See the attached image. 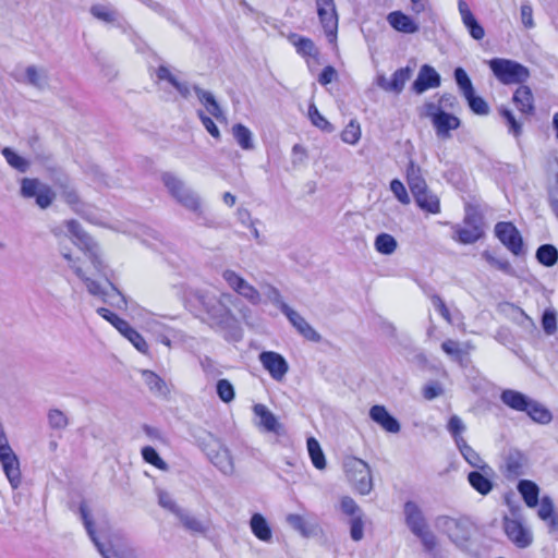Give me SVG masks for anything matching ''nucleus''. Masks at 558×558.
Returning <instances> with one entry per match:
<instances>
[{
    "instance_id": "obj_1",
    "label": "nucleus",
    "mask_w": 558,
    "mask_h": 558,
    "mask_svg": "<svg viewBox=\"0 0 558 558\" xmlns=\"http://www.w3.org/2000/svg\"><path fill=\"white\" fill-rule=\"evenodd\" d=\"M186 308L209 327L227 331L234 339L241 338L239 322L231 310L216 296L204 290H191L185 296Z\"/></svg>"
},
{
    "instance_id": "obj_2",
    "label": "nucleus",
    "mask_w": 558,
    "mask_h": 558,
    "mask_svg": "<svg viewBox=\"0 0 558 558\" xmlns=\"http://www.w3.org/2000/svg\"><path fill=\"white\" fill-rule=\"evenodd\" d=\"M161 181L169 194L185 209L194 213L202 225L211 227L213 221L206 217L202 208V202L197 193L189 187L183 180L172 172H163Z\"/></svg>"
},
{
    "instance_id": "obj_3",
    "label": "nucleus",
    "mask_w": 558,
    "mask_h": 558,
    "mask_svg": "<svg viewBox=\"0 0 558 558\" xmlns=\"http://www.w3.org/2000/svg\"><path fill=\"white\" fill-rule=\"evenodd\" d=\"M436 529L447 535L461 551L476 556L470 547L471 536L474 532L473 522L466 517L453 518L449 515H438L435 519Z\"/></svg>"
},
{
    "instance_id": "obj_4",
    "label": "nucleus",
    "mask_w": 558,
    "mask_h": 558,
    "mask_svg": "<svg viewBox=\"0 0 558 558\" xmlns=\"http://www.w3.org/2000/svg\"><path fill=\"white\" fill-rule=\"evenodd\" d=\"M500 400L508 408L526 413L535 423L545 425L553 420V414L546 407L518 390L505 389L500 395Z\"/></svg>"
},
{
    "instance_id": "obj_5",
    "label": "nucleus",
    "mask_w": 558,
    "mask_h": 558,
    "mask_svg": "<svg viewBox=\"0 0 558 558\" xmlns=\"http://www.w3.org/2000/svg\"><path fill=\"white\" fill-rule=\"evenodd\" d=\"M65 226L74 238L73 243L85 253L95 270L101 276H107V265L101 258L98 243L83 229L77 220H68Z\"/></svg>"
},
{
    "instance_id": "obj_6",
    "label": "nucleus",
    "mask_w": 558,
    "mask_h": 558,
    "mask_svg": "<svg viewBox=\"0 0 558 558\" xmlns=\"http://www.w3.org/2000/svg\"><path fill=\"white\" fill-rule=\"evenodd\" d=\"M65 226L74 238L73 243L85 253L95 270L101 276H107V265L101 258L98 243L83 229L77 220H68Z\"/></svg>"
},
{
    "instance_id": "obj_7",
    "label": "nucleus",
    "mask_w": 558,
    "mask_h": 558,
    "mask_svg": "<svg viewBox=\"0 0 558 558\" xmlns=\"http://www.w3.org/2000/svg\"><path fill=\"white\" fill-rule=\"evenodd\" d=\"M65 226L74 238L73 243L85 253L95 270L101 276H107V265L101 258L98 243L83 229L77 220H68Z\"/></svg>"
},
{
    "instance_id": "obj_8",
    "label": "nucleus",
    "mask_w": 558,
    "mask_h": 558,
    "mask_svg": "<svg viewBox=\"0 0 558 558\" xmlns=\"http://www.w3.org/2000/svg\"><path fill=\"white\" fill-rule=\"evenodd\" d=\"M65 226L74 238L73 243L85 253L95 270L101 276H107V265L101 258L98 243L83 229L77 220H68Z\"/></svg>"
},
{
    "instance_id": "obj_9",
    "label": "nucleus",
    "mask_w": 558,
    "mask_h": 558,
    "mask_svg": "<svg viewBox=\"0 0 558 558\" xmlns=\"http://www.w3.org/2000/svg\"><path fill=\"white\" fill-rule=\"evenodd\" d=\"M198 446L206 453L209 461L225 475H232L234 463L230 450L219 438L211 433L204 432V436L197 438Z\"/></svg>"
},
{
    "instance_id": "obj_10",
    "label": "nucleus",
    "mask_w": 558,
    "mask_h": 558,
    "mask_svg": "<svg viewBox=\"0 0 558 558\" xmlns=\"http://www.w3.org/2000/svg\"><path fill=\"white\" fill-rule=\"evenodd\" d=\"M488 65L495 77L505 85H521L530 77V70L514 60L494 58Z\"/></svg>"
},
{
    "instance_id": "obj_11",
    "label": "nucleus",
    "mask_w": 558,
    "mask_h": 558,
    "mask_svg": "<svg viewBox=\"0 0 558 558\" xmlns=\"http://www.w3.org/2000/svg\"><path fill=\"white\" fill-rule=\"evenodd\" d=\"M78 510L81 519L87 531V534L96 545L102 558H138L135 549L130 546L106 547L105 545H102L96 537L94 522L90 518L89 510L84 501L81 502Z\"/></svg>"
},
{
    "instance_id": "obj_12",
    "label": "nucleus",
    "mask_w": 558,
    "mask_h": 558,
    "mask_svg": "<svg viewBox=\"0 0 558 558\" xmlns=\"http://www.w3.org/2000/svg\"><path fill=\"white\" fill-rule=\"evenodd\" d=\"M426 116L430 118L436 135L439 138H449L450 131L457 130L461 121L454 114L448 113L434 102L425 105Z\"/></svg>"
},
{
    "instance_id": "obj_13",
    "label": "nucleus",
    "mask_w": 558,
    "mask_h": 558,
    "mask_svg": "<svg viewBox=\"0 0 558 558\" xmlns=\"http://www.w3.org/2000/svg\"><path fill=\"white\" fill-rule=\"evenodd\" d=\"M345 472L354 489L361 495H367L373 489V478L369 465L361 460L353 459L345 464Z\"/></svg>"
},
{
    "instance_id": "obj_14",
    "label": "nucleus",
    "mask_w": 558,
    "mask_h": 558,
    "mask_svg": "<svg viewBox=\"0 0 558 558\" xmlns=\"http://www.w3.org/2000/svg\"><path fill=\"white\" fill-rule=\"evenodd\" d=\"M496 238L515 256L524 254V242L518 228L510 221H500L495 225Z\"/></svg>"
},
{
    "instance_id": "obj_15",
    "label": "nucleus",
    "mask_w": 558,
    "mask_h": 558,
    "mask_svg": "<svg viewBox=\"0 0 558 558\" xmlns=\"http://www.w3.org/2000/svg\"><path fill=\"white\" fill-rule=\"evenodd\" d=\"M222 278L234 292L247 300L251 304L257 305L260 303L262 296L258 290L234 270L226 269L222 272Z\"/></svg>"
},
{
    "instance_id": "obj_16",
    "label": "nucleus",
    "mask_w": 558,
    "mask_h": 558,
    "mask_svg": "<svg viewBox=\"0 0 558 558\" xmlns=\"http://www.w3.org/2000/svg\"><path fill=\"white\" fill-rule=\"evenodd\" d=\"M527 463L529 459L521 450L510 449L505 456L501 472L507 480L513 481L525 474Z\"/></svg>"
},
{
    "instance_id": "obj_17",
    "label": "nucleus",
    "mask_w": 558,
    "mask_h": 558,
    "mask_svg": "<svg viewBox=\"0 0 558 558\" xmlns=\"http://www.w3.org/2000/svg\"><path fill=\"white\" fill-rule=\"evenodd\" d=\"M412 73L413 70L410 66L396 70L390 80H388L386 75L381 73L376 76V85L385 92L399 95L402 93L405 83L411 78Z\"/></svg>"
},
{
    "instance_id": "obj_18",
    "label": "nucleus",
    "mask_w": 558,
    "mask_h": 558,
    "mask_svg": "<svg viewBox=\"0 0 558 558\" xmlns=\"http://www.w3.org/2000/svg\"><path fill=\"white\" fill-rule=\"evenodd\" d=\"M0 462L9 483L17 488L21 484L20 461L11 446L0 447Z\"/></svg>"
},
{
    "instance_id": "obj_19",
    "label": "nucleus",
    "mask_w": 558,
    "mask_h": 558,
    "mask_svg": "<svg viewBox=\"0 0 558 558\" xmlns=\"http://www.w3.org/2000/svg\"><path fill=\"white\" fill-rule=\"evenodd\" d=\"M259 362L275 380H281L289 371L286 359L274 351H263L259 354Z\"/></svg>"
},
{
    "instance_id": "obj_20",
    "label": "nucleus",
    "mask_w": 558,
    "mask_h": 558,
    "mask_svg": "<svg viewBox=\"0 0 558 558\" xmlns=\"http://www.w3.org/2000/svg\"><path fill=\"white\" fill-rule=\"evenodd\" d=\"M502 524L506 535L518 548H526L532 544V535L521 521L505 517Z\"/></svg>"
},
{
    "instance_id": "obj_21",
    "label": "nucleus",
    "mask_w": 558,
    "mask_h": 558,
    "mask_svg": "<svg viewBox=\"0 0 558 558\" xmlns=\"http://www.w3.org/2000/svg\"><path fill=\"white\" fill-rule=\"evenodd\" d=\"M61 190V196L66 204H69L78 215L83 218L93 221L89 216V209L81 202L76 190L70 184V180L66 177L59 179L56 183Z\"/></svg>"
},
{
    "instance_id": "obj_22",
    "label": "nucleus",
    "mask_w": 558,
    "mask_h": 558,
    "mask_svg": "<svg viewBox=\"0 0 558 558\" xmlns=\"http://www.w3.org/2000/svg\"><path fill=\"white\" fill-rule=\"evenodd\" d=\"M253 412L258 418V427L266 433H272L281 436L286 433L284 426L278 421L276 415L262 403H257L253 407Z\"/></svg>"
},
{
    "instance_id": "obj_23",
    "label": "nucleus",
    "mask_w": 558,
    "mask_h": 558,
    "mask_svg": "<svg viewBox=\"0 0 558 558\" xmlns=\"http://www.w3.org/2000/svg\"><path fill=\"white\" fill-rule=\"evenodd\" d=\"M440 84V74L432 65L423 64L412 84V90L415 94L421 95L430 88L439 87Z\"/></svg>"
},
{
    "instance_id": "obj_24",
    "label": "nucleus",
    "mask_w": 558,
    "mask_h": 558,
    "mask_svg": "<svg viewBox=\"0 0 558 558\" xmlns=\"http://www.w3.org/2000/svg\"><path fill=\"white\" fill-rule=\"evenodd\" d=\"M286 317L290 324L303 336L312 342H320L322 336L306 322V319L291 307H284Z\"/></svg>"
},
{
    "instance_id": "obj_25",
    "label": "nucleus",
    "mask_w": 558,
    "mask_h": 558,
    "mask_svg": "<svg viewBox=\"0 0 558 558\" xmlns=\"http://www.w3.org/2000/svg\"><path fill=\"white\" fill-rule=\"evenodd\" d=\"M369 417L373 422L378 424L388 433L396 434L401 428L399 421L393 415H391L384 405H373L369 409Z\"/></svg>"
},
{
    "instance_id": "obj_26",
    "label": "nucleus",
    "mask_w": 558,
    "mask_h": 558,
    "mask_svg": "<svg viewBox=\"0 0 558 558\" xmlns=\"http://www.w3.org/2000/svg\"><path fill=\"white\" fill-rule=\"evenodd\" d=\"M404 515L405 523L414 535L427 529L425 517L414 501L409 500L404 504Z\"/></svg>"
},
{
    "instance_id": "obj_27",
    "label": "nucleus",
    "mask_w": 558,
    "mask_h": 558,
    "mask_svg": "<svg viewBox=\"0 0 558 558\" xmlns=\"http://www.w3.org/2000/svg\"><path fill=\"white\" fill-rule=\"evenodd\" d=\"M458 9L464 26L466 27L470 36L475 40H481L485 36L484 27L478 23L468 3L464 0H459Z\"/></svg>"
},
{
    "instance_id": "obj_28",
    "label": "nucleus",
    "mask_w": 558,
    "mask_h": 558,
    "mask_svg": "<svg viewBox=\"0 0 558 558\" xmlns=\"http://www.w3.org/2000/svg\"><path fill=\"white\" fill-rule=\"evenodd\" d=\"M512 101L517 109L526 116H532L535 112L534 96L531 88L526 85L521 84L512 96Z\"/></svg>"
},
{
    "instance_id": "obj_29",
    "label": "nucleus",
    "mask_w": 558,
    "mask_h": 558,
    "mask_svg": "<svg viewBox=\"0 0 558 558\" xmlns=\"http://www.w3.org/2000/svg\"><path fill=\"white\" fill-rule=\"evenodd\" d=\"M390 26L403 34H414L420 29L418 24L402 11H392L387 15Z\"/></svg>"
},
{
    "instance_id": "obj_30",
    "label": "nucleus",
    "mask_w": 558,
    "mask_h": 558,
    "mask_svg": "<svg viewBox=\"0 0 558 558\" xmlns=\"http://www.w3.org/2000/svg\"><path fill=\"white\" fill-rule=\"evenodd\" d=\"M495 472L488 474L486 470H475L468 474V481L473 489H475L478 494L486 496L488 495L494 487V483L492 481Z\"/></svg>"
},
{
    "instance_id": "obj_31",
    "label": "nucleus",
    "mask_w": 558,
    "mask_h": 558,
    "mask_svg": "<svg viewBox=\"0 0 558 558\" xmlns=\"http://www.w3.org/2000/svg\"><path fill=\"white\" fill-rule=\"evenodd\" d=\"M89 12L95 19L104 23L113 24L118 27L122 26L120 13L111 5L94 4L90 7Z\"/></svg>"
},
{
    "instance_id": "obj_32",
    "label": "nucleus",
    "mask_w": 558,
    "mask_h": 558,
    "mask_svg": "<svg viewBox=\"0 0 558 558\" xmlns=\"http://www.w3.org/2000/svg\"><path fill=\"white\" fill-rule=\"evenodd\" d=\"M407 181L413 196L428 190L425 179L422 177L421 168L410 160L407 168Z\"/></svg>"
},
{
    "instance_id": "obj_33",
    "label": "nucleus",
    "mask_w": 558,
    "mask_h": 558,
    "mask_svg": "<svg viewBox=\"0 0 558 558\" xmlns=\"http://www.w3.org/2000/svg\"><path fill=\"white\" fill-rule=\"evenodd\" d=\"M457 447L464 460L471 466L478 470H486L488 474L493 473V468L483 461L480 454L466 442L465 439H460V444L457 445Z\"/></svg>"
},
{
    "instance_id": "obj_34",
    "label": "nucleus",
    "mask_w": 558,
    "mask_h": 558,
    "mask_svg": "<svg viewBox=\"0 0 558 558\" xmlns=\"http://www.w3.org/2000/svg\"><path fill=\"white\" fill-rule=\"evenodd\" d=\"M195 95L197 96L199 102L205 106L206 110L209 114L215 117L217 120L223 118V111L220 108V105L216 100L213 93L201 88L197 85L193 86Z\"/></svg>"
},
{
    "instance_id": "obj_35",
    "label": "nucleus",
    "mask_w": 558,
    "mask_h": 558,
    "mask_svg": "<svg viewBox=\"0 0 558 558\" xmlns=\"http://www.w3.org/2000/svg\"><path fill=\"white\" fill-rule=\"evenodd\" d=\"M517 489L529 508H534L538 505L539 487L536 483L530 480H520Z\"/></svg>"
},
{
    "instance_id": "obj_36",
    "label": "nucleus",
    "mask_w": 558,
    "mask_h": 558,
    "mask_svg": "<svg viewBox=\"0 0 558 558\" xmlns=\"http://www.w3.org/2000/svg\"><path fill=\"white\" fill-rule=\"evenodd\" d=\"M17 82H25L33 87L43 89L48 83V73L45 69L38 70L35 65H28L25 69V78L15 77Z\"/></svg>"
},
{
    "instance_id": "obj_37",
    "label": "nucleus",
    "mask_w": 558,
    "mask_h": 558,
    "mask_svg": "<svg viewBox=\"0 0 558 558\" xmlns=\"http://www.w3.org/2000/svg\"><path fill=\"white\" fill-rule=\"evenodd\" d=\"M252 533L260 541L271 539V529L266 519L260 513H254L250 520Z\"/></svg>"
},
{
    "instance_id": "obj_38",
    "label": "nucleus",
    "mask_w": 558,
    "mask_h": 558,
    "mask_svg": "<svg viewBox=\"0 0 558 558\" xmlns=\"http://www.w3.org/2000/svg\"><path fill=\"white\" fill-rule=\"evenodd\" d=\"M414 197L416 205L429 214L440 213V202L436 194L429 190L424 191L422 194H417Z\"/></svg>"
},
{
    "instance_id": "obj_39",
    "label": "nucleus",
    "mask_w": 558,
    "mask_h": 558,
    "mask_svg": "<svg viewBox=\"0 0 558 558\" xmlns=\"http://www.w3.org/2000/svg\"><path fill=\"white\" fill-rule=\"evenodd\" d=\"M317 13L326 35L335 38L338 26L336 8L318 9Z\"/></svg>"
},
{
    "instance_id": "obj_40",
    "label": "nucleus",
    "mask_w": 558,
    "mask_h": 558,
    "mask_svg": "<svg viewBox=\"0 0 558 558\" xmlns=\"http://www.w3.org/2000/svg\"><path fill=\"white\" fill-rule=\"evenodd\" d=\"M535 258L541 265L553 267L558 263V250L553 244H542L535 252Z\"/></svg>"
},
{
    "instance_id": "obj_41",
    "label": "nucleus",
    "mask_w": 558,
    "mask_h": 558,
    "mask_svg": "<svg viewBox=\"0 0 558 558\" xmlns=\"http://www.w3.org/2000/svg\"><path fill=\"white\" fill-rule=\"evenodd\" d=\"M232 135L242 149L252 150L254 148L253 133L244 124H234L232 126Z\"/></svg>"
},
{
    "instance_id": "obj_42",
    "label": "nucleus",
    "mask_w": 558,
    "mask_h": 558,
    "mask_svg": "<svg viewBox=\"0 0 558 558\" xmlns=\"http://www.w3.org/2000/svg\"><path fill=\"white\" fill-rule=\"evenodd\" d=\"M484 235L483 229L460 227L457 226L454 230L453 240L462 244H473Z\"/></svg>"
},
{
    "instance_id": "obj_43",
    "label": "nucleus",
    "mask_w": 558,
    "mask_h": 558,
    "mask_svg": "<svg viewBox=\"0 0 558 558\" xmlns=\"http://www.w3.org/2000/svg\"><path fill=\"white\" fill-rule=\"evenodd\" d=\"M375 250L383 255H391L398 247L397 240L389 233L383 232L376 235Z\"/></svg>"
},
{
    "instance_id": "obj_44",
    "label": "nucleus",
    "mask_w": 558,
    "mask_h": 558,
    "mask_svg": "<svg viewBox=\"0 0 558 558\" xmlns=\"http://www.w3.org/2000/svg\"><path fill=\"white\" fill-rule=\"evenodd\" d=\"M498 112L508 128V133L513 135L515 138L520 137L522 135V123L517 120L512 110L501 106L498 109Z\"/></svg>"
},
{
    "instance_id": "obj_45",
    "label": "nucleus",
    "mask_w": 558,
    "mask_h": 558,
    "mask_svg": "<svg viewBox=\"0 0 558 558\" xmlns=\"http://www.w3.org/2000/svg\"><path fill=\"white\" fill-rule=\"evenodd\" d=\"M107 279L110 290L105 293L104 302L118 308L126 307V299L124 294L109 280L108 275L104 276Z\"/></svg>"
},
{
    "instance_id": "obj_46",
    "label": "nucleus",
    "mask_w": 558,
    "mask_h": 558,
    "mask_svg": "<svg viewBox=\"0 0 558 558\" xmlns=\"http://www.w3.org/2000/svg\"><path fill=\"white\" fill-rule=\"evenodd\" d=\"M307 450H308V454L311 457L313 465L318 470L325 469V466H326L325 454L320 448L319 442L314 437H310L307 439Z\"/></svg>"
},
{
    "instance_id": "obj_47",
    "label": "nucleus",
    "mask_w": 558,
    "mask_h": 558,
    "mask_svg": "<svg viewBox=\"0 0 558 558\" xmlns=\"http://www.w3.org/2000/svg\"><path fill=\"white\" fill-rule=\"evenodd\" d=\"M142 376L150 391L159 395H166V383L156 373H154L153 371L145 369L142 372Z\"/></svg>"
},
{
    "instance_id": "obj_48",
    "label": "nucleus",
    "mask_w": 558,
    "mask_h": 558,
    "mask_svg": "<svg viewBox=\"0 0 558 558\" xmlns=\"http://www.w3.org/2000/svg\"><path fill=\"white\" fill-rule=\"evenodd\" d=\"M471 111L477 116H487L489 113V106L484 98L477 96L475 90L464 96Z\"/></svg>"
},
{
    "instance_id": "obj_49",
    "label": "nucleus",
    "mask_w": 558,
    "mask_h": 558,
    "mask_svg": "<svg viewBox=\"0 0 558 558\" xmlns=\"http://www.w3.org/2000/svg\"><path fill=\"white\" fill-rule=\"evenodd\" d=\"M415 536L421 539L425 551L430 554L433 558H442L440 551L436 549L437 538L432 531L426 529L423 532L416 534Z\"/></svg>"
},
{
    "instance_id": "obj_50",
    "label": "nucleus",
    "mask_w": 558,
    "mask_h": 558,
    "mask_svg": "<svg viewBox=\"0 0 558 558\" xmlns=\"http://www.w3.org/2000/svg\"><path fill=\"white\" fill-rule=\"evenodd\" d=\"M1 153H2L3 157L5 158L7 162L12 168L16 169L20 172L27 171L28 166H29L28 161L24 157L17 155L12 148L4 147Z\"/></svg>"
},
{
    "instance_id": "obj_51",
    "label": "nucleus",
    "mask_w": 558,
    "mask_h": 558,
    "mask_svg": "<svg viewBox=\"0 0 558 558\" xmlns=\"http://www.w3.org/2000/svg\"><path fill=\"white\" fill-rule=\"evenodd\" d=\"M288 524L295 531H298L302 536L308 537L313 534L314 529L308 525L305 519L295 513H290L287 515Z\"/></svg>"
},
{
    "instance_id": "obj_52",
    "label": "nucleus",
    "mask_w": 558,
    "mask_h": 558,
    "mask_svg": "<svg viewBox=\"0 0 558 558\" xmlns=\"http://www.w3.org/2000/svg\"><path fill=\"white\" fill-rule=\"evenodd\" d=\"M175 515L186 530L196 533H203L205 531L203 523L184 509L181 508Z\"/></svg>"
},
{
    "instance_id": "obj_53",
    "label": "nucleus",
    "mask_w": 558,
    "mask_h": 558,
    "mask_svg": "<svg viewBox=\"0 0 558 558\" xmlns=\"http://www.w3.org/2000/svg\"><path fill=\"white\" fill-rule=\"evenodd\" d=\"M216 393L218 398L225 402L230 403L235 398V390L230 380L222 378L216 383Z\"/></svg>"
},
{
    "instance_id": "obj_54",
    "label": "nucleus",
    "mask_w": 558,
    "mask_h": 558,
    "mask_svg": "<svg viewBox=\"0 0 558 558\" xmlns=\"http://www.w3.org/2000/svg\"><path fill=\"white\" fill-rule=\"evenodd\" d=\"M72 269L74 270L75 275L83 280L87 288V291L90 294L101 296L102 299L105 298V293L107 292V290H104L97 281L87 277L81 267L72 266Z\"/></svg>"
},
{
    "instance_id": "obj_55",
    "label": "nucleus",
    "mask_w": 558,
    "mask_h": 558,
    "mask_svg": "<svg viewBox=\"0 0 558 558\" xmlns=\"http://www.w3.org/2000/svg\"><path fill=\"white\" fill-rule=\"evenodd\" d=\"M97 314L109 322L120 333L126 330L130 324L106 307L96 310Z\"/></svg>"
},
{
    "instance_id": "obj_56",
    "label": "nucleus",
    "mask_w": 558,
    "mask_h": 558,
    "mask_svg": "<svg viewBox=\"0 0 558 558\" xmlns=\"http://www.w3.org/2000/svg\"><path fill=\"white\" fill-rule=\"evenodd\" d=\"M453 77L463 96L474 90L472 81L463 68H456L453 71Z\"/></svg>"
},
{
    "instance_id": "obj_57",
    "label": "nucleus",
    "mask_w": 558,
    "mask_h": 558,
    "mask_svg": "<svg viewBox=\"0 0 558 558\" xmlns=\"http://www.w3.org/2000/svg\"><path fill=\"white\" fill-rule=\"evenodd\" d=\"M542 328L547 336L557 331V312L554 308H546L541 319Z\"/></svg>"
},
{
    "instance_id": "obj_58",
    "label": "nucleus",
    "mask_w": 558,
    "mask_h": 558,
    "mask_svg": "<svg viewBox=\"0 0 558 558\" xmlns=\"http://www.w3.org/2000/svg\"><path fill=\"white\" fill-rule=\"evenodd\" d=\"M482 256L490 266L497 268L498 270L507 275H513L514 270L508 259L497 258L489 251H484L482 253Z\"/></svg>"
},
{
    "instance_id": "obj_59",
    "label": "nucleus",
    "mask_w": 558,
    "mask_h": 558,
    "mask_svg": "<svg viewBox=\"0 0 558 558\" xmlns=\"http://www.w3.org/2000/svg\"><path fill=\"white\" fill-rule=\"evenodd\" d=\"M142 457L145 462L156 466L159 470H168V464L160 458L155 448L146 446L142 449Z\"/></svg>"
},
{
    "instance_id": "obj_60",
    "label": "nucleus",
    "mask_w": 558,
    "mask_h": 558,
    "mask_svg": "<svg viewBox=\"0 0 558 558\" xmlns=\"http://www.w3.org/2000/svg\"><path fill=\"white\" fill-rule=\"evenodd\" d=\"M447 429L451 434L456 446L460 444V439H464L462 434L465 432L466 427L458 415H452L449 418Z\"/></svg>"
},
{
    "instance_id": "obj_61",
    "label": "nucleus",
    "mask_w": 558,
    "mask_h": 558,
    "mask_svg": "<svg viewBox=\"0 0 558 558\" xmlns=\"http://www.w3.org/2000/svg\"><path fill=\"white\" fill-rule=\"evenodd\" d=\"M34 198L39 208L46 209L52 204L56 193L50 186L44 184Z\"/></svg>"
},
{
    "instance_id": "obj_62",
    "label": "nucleus",
    "mask_w": 558,
    "mask_h": 558,
    "mask_svg": "<svg viewBox=\"0 0 558 558\" xmlns=\"http://www.w3.org/2000/svg\"><path fill=\"white\" fill-rule=\"evenodd\" d=\"M123 335L140 352L147 353L148 344L145 339L142 337L140 332H137L134 328L129 326Z\"/></svg>"
},
{
    "instance_id": "obj_63",
    "label": "nucleus",
    "mask_w": 558,
    "mask_h": 558,
    "mask_svg": "<svg viewBox=\"0 0 558 558\" xmlns=\"http://www.w3.org/2000/svg\"><path fill=\"white\" fill-rule=\"evenodd\" d=\"M361 137L360 124L355 121H350L341 133V140L347 143L354 145Z\"/></svg>"
},
{
    "instance_id": "obj_64",
    "label": "nucleus",
    "mask_w": 558,
    "mask_h": 558,
    "mask_svg": "<svg viewBox=\"0 0 558 558\" xmlns=\"http://www.w3.org/2000/svg\"><path fill=\"white\" fill-rule=\"evenodd\" d=\"M298 53L304 57H314L318 53L317 48L315 47L312 39L306 37H298L295 41H293Z\"/></svg>"
}]
</instances>
